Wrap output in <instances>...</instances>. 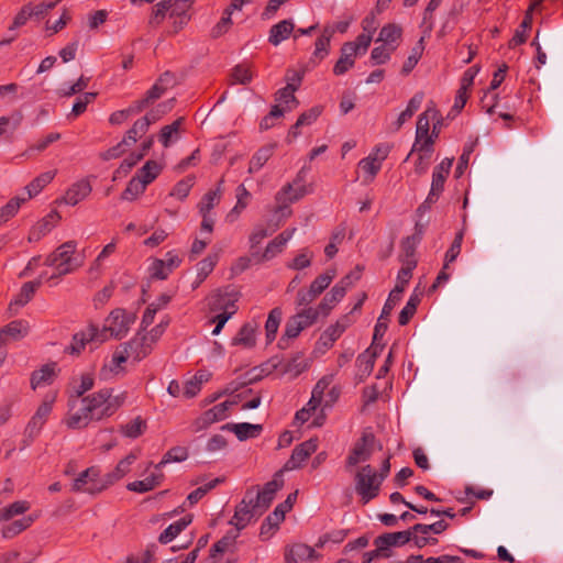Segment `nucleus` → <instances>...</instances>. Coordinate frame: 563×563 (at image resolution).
I'll use <instances>...</instances> for the list:
<instances>
[{"label": "nucleus", "mask_w": 563, "mask_h": 563, "mask_svg": "<svg viewBox=\"0 0 563 563\" xmlns=\"http://www.w3.org/2000/svg\"><path fill=\"white\" fill-rule=\"evenodd\" d=\"M126 394L113 395L111 388H103L77 400H70L63 422L73 430L87 428L91 422L113 416L124 404Z\"/></svg>", "instance_id": "obj_1"}, {"label": "nucleus", "mask_w": 563, "mask_h": 563, "mask_svg": "<svg viewBox=\"0 0 563 563\" xmlns=\"http://www.w3.org/2000/svg\"><path fill=\"white\" fill-rule=\"evenodd\" d=\"M76 249L77 243L75 241H67L45 258V265L54 268V273L51 276L46 275L47 282L59 279L81 266V263L77 262L75 257Z\"/></svg>", "instance_id": "obj_2"}, {"label": "nucleus", "mask_w": 563, "mask_h": 563, "mask_svg": "<svg viewBox=\"0 0 563 563\" xmlns=\"http://www.w3.org/2000/svg\"><path fill=\"white\" fill-rule=\"evenodd\" d=\"M355 492L361 497V501L365 505L379 495L383 482L377 476L376 470L366 464L362 466L354 476Z\"/></svg>", "instance_id": "obj_3"}, {"label": "nucleus", "mask_w": 563, "mask_h": 563, "mask_svg": "<svg viewBox=\"0 0 563 563\" xmlns=\"http://www.w3.org/2000/svg\"><path fill=\"white\" fill-rule=\"evenodd\" d=\"M134 321V313L117 308L110 312L103 328L99 329V331L104 335V342L110 338L121 339L129 332Z\"/></svg>", "instance_id": "obj_4"}, {"label": "nucleus", "mask_w": 563, "mask_h": 563, "mask_svg": "<svg viewBox=\"0 0 563 563\" xmlns=\"http://www.w3.org/2000/svg\"><path fill=\"white\" fill-rule=\"evenodd\" d=\"M382 444L372 432H363L362 437L354 443L346 461L345 467L350 468L360 463L367 462L376 450H382Z\"/></svg>", "instance_id": "obj_5"}, {"label": "nucleus", "mask_w": 563, "mask_h": 563, "mask_svg": "<svg viewBox=\"0 0 563 563\" xmlns=\"http://www.w3.org/2000/svg\"><path fill=\"white\" fill-rule=\"evenodd\" d=\"M107 488L104 477L101 476V471L98 466H90L80 472L71 485L74 493H87L89 495L100 494Z\"/></svg>", "instance_id": "obj_6"}, {"label": "nucleus", "mask_w": 563, "mask_h": 563, "mask_svg": "<svg viewBox=\"0 0 563 563\" xmlns=\"http://www.w3.org/2000/svg\"><path fill=\"white\" fill-rule=\"evenodd\" d=\"M239 292L232 288H223L214 291L209 297V307L212 312H219L220 316H229L231 318L238 311L236 302Z\"/></svg>", "instance_id": "obj_7"}, {"label": "nucleus", "mask_w": 563, "mask_h": 563, "mask_svg": "<svg viewBox=\"0 0 563 563\" xmlns=\"http://www.w3.org/2000/svg\"><path fill=\"white\" fill-rule=\"evenodd\" d=\"M55 400L56 394H47L31 417L24 430V434L30 441H33L41 433V430L53 410Z\"/></svg>", "instance_id": "obj_8"}, {"label": "nucleus", "mask_w": 563, "mask_h": 563, "mask_svg": "<svg viewBox=\"0 0 563 563\" xmlns=\"http://www.w3.org/2000/svg\"><path fill=\"white\" fill-rule=\"evenodd\" d=\"M437 115V110L434 108H427L418 118L417 121V130H416V141L411 148V152L406 157V161L409 159L415 151H422L426 146L432 147L433 137L429 134L430 130V120L434 119Z\"/></svg>", "instance_id": "obj_9"}, {"label": "nucleus", "mask_w": 563, "mask_h": 563, "mask_svg": "<svg viewBox=\"0 0 563 563\" xmlns=\"http://www.w3.org/2000/svg\"><path fill=\"white\" fill-rule=\"evenodd\" d=\"M283 475V471H277L273 479L267 482L261 490H257L255 496L250 495V498H253L255 510H258V515L268 509L276 493L284 486Z\"/></svg>", "instance_id": "obj_10"}, {"label": "nucleus", "mask_w": 563, "mask_h": 563, "mask_svg": "<svg viewBox=\"0 0 563 563\" xmlns=\"http://www.w3.org/2000/svg\"><path fill=\"white\" fill-rule=\"evenodd\" d=\"M104 342V335L100 333L99 328L90 324L73 336L70 345L66 349L70 354L78 355L85 350L86 345H99Z\"/></svg>", "instance_id": "obj_11"}, {"label": "nucleus", "mask_w": 563, "mask_h": 563, "mask_svg": "<svg viewBox=\"0 0 563 563\" xmlns=\"http://www.w3.org/2000/svg\"><path fill=\"white\" fill-rule=\"evenodd\" d=\"M104 342V335L100 333L99 328L90 324L73 336L70 345L66 349L70 354L78 355L85 350L86 345H99Z\"/></svg>", "instance_id": "obj_12"}, {"label": "nucleus", "mask_w": 563, "mask_h": 563, "mask_svg": "<svg viewBox=\"0 0 563 563\" xmlns=\"http://www.w3.org/2000/svg\"><path fill=\"white\" fill-rule=\"evenodd\" d=\"M232 402L224 401L214 405L212 408L202 412L191 424L194 432H200L208 429L213 423L220 422L229 417V408Z\"/></svg>", "instance_id": "obj_13"}, {"label": "nucleus", "mask_w": 563, "mask_h": 563, "mask_svg": "<svg viewBox=\"0 0 563 563\" xmlns=\"http://www.w3.org/2000/svg\"><path fill=\"white\" fill-rule=\"evenodd\" d=\"M305 187L297 186L294 187L292 184L285 185L275 197L277 202V207L275 209V213H280L282 217H289L291 214V210L288 208V205L295 202L305 196Z\"/></svg>", "instance_id": "obj_14"}, {"label": "nucleus", "mask_w": 563, "mask_h": 563, "mask_svg": "<svg viewBox=\"0 0 563 563\" xmlns=\"http://www.w3.org/2000/svg\"><path fill=\"white\" fill-rule=\"evenodd\" d=\"M318 449V439H309L300 444H298L284 464V466L279 470L284 472L292 471L300 468L306 460L317 451Z\"/></svg>", "instance_id": "obj_15"}, {"label": "nucleus", "mask_w": 563, "mask_h": 563, "mask_svg": "<svg viewBox=\"0 0 563 563\" xmlns=\"http://www.w3.org/2000/svg\"><path fill=\"white\" fill-rule=\"evenodd\" d=\"M296 228L287 229L273 239L265 247L264 252L260 255L252 252V256L256 263H263L274 258L277 254L282 253L287 242L292 238Z\"/></svg>", "instance_id": "obj_16"}, {"label": "nucleus", "mask_w": 563, "mask_h": 563, "mask_svg": "<svg viewBox=\"0 0 563 563\" xmlns=\"http://www.w3.org/2000/svg\"><path fill=\"white\" fill-rule=\"evenodd\" d=\"M252 492L253 488L246 492L245 498L239 504L230 521L238 530L244 529L254 516H260L258 510L254 508L253 498H250Z\"/></svg>", "instance_id": "obj_17"}, {"label": "nucleus", "mask_w": 563, "mask_h": 563, "mask_svg": "<svg viewBox=\"0 0 563 563\" xmlns=\"http://www.w3.org/2000/svg\"><path fill=\"white\" fill-rule=\"evenodd\" d=\"M384 344L382 343H375L371 344V346L360 354L356 360V365L358 367V372L362 377H367L371 375L375 360L377 355L383 351Z\"/></svg>", "instance_id": "obj_18"}, {"label": "nucleus", "mask_w": 563, "mask_h": 563, "mask_svg": "<svg viewBox=\"0 0 563 563\" xmlns=\"http://www.w3.org/2000/svg\"><path fill=\"white\" fill-rule=\"evenodd\" d=\"M59 220L57 212H51L40 221H37L30 230L29 242H37L47 233H49Z\"/></svg>", "instance_id": "obj_19"}, {"label": "nucleus", "mask_w": 563, "mask_h": 563, "mask_svg": "<svg viewBox=\"0 0 563 563\" xmlns=\"http://www.w3.org/2000/svg\"><path fill=\"white\" fill-rule=\"evenodd\" d=\"M139 454L129 453L124 459L120 460L117 466L109 473L104 474V481L108 487L123 478L130 471L132 464L137 460Z\"/></svg>", "instance_id": "obj_20"}, {"label": "nucleus", "mask_w": 563, "mask_h": 563, "mask_svg": "<svg viewBox=\"0 0 563 563\" xmlns=\"http://www.w3.org/2000/svg\"><path fill=\"white\" fill-rule=\"evenodd\" d=\"M410 541L409 529L405 531H397L385 533L375 539V545L378 547V550H383L385 553H388L390 547H399L408 543Z\"/></svg>", "instance_id": "obj_21"}, {"label": "nucleus", "mask_w": 563, "mask_h": 563, "mask_svg": "<svg viewBox=\"0 0 563 563\" xmlns=\"http://www.w3.org/2000/svg\"><path fill=\"white\" fill-rule=\"evenodd\" d=\"M133 362H140L153 351V346L142 336V332L124 344Z\"/></svg>", "instance_id": "obj_22"}, {"label": "nucleus", "mask_w": 563, "mask_h": 563, "mask_svg": "<svg viewBox=\"0 0 563 563\" xmlns=\"http://www.w3.org/2000/svg\"><path fill=\"white\" fill-rule=\"evenodd\" d=\"M257 324L252 322L244 323L235 336L232 339L231 344L234 346H242L243 349H252L256 344Z\"/></svg>", "instance_id": "obj_23"}, {"label": "nucleus", "mask_w": 563, "mask_h": 563, "mask_svg": "<svg viewBox=\"0 0 563 563\" xmlns=\"http://www.w3.org/2000/svg\"><path fill=\"white\" fill-rule=\"evenodd\" d=\"M332 37L333 30L330 27H323L321 35L314 43V51L310 58V63L317 65L328 56Z\"/></svg>", "instance_id": "obj_24"}, {"label": "nucleus", "mask_w": 563, "mask_h": 563, "mask_svg": "<svg viewBox=\"0 0 563 563\" xmlns=\"http://www.w3.org/2000/svg\"><path fill=\"white\" fill-rule=\"evenodd\" d=\"M91 192V185L88 180L81 179L66 191L63 200L66 205L76 206L84 199H86Z\"/></svg>", "instance_id": "obj_25"}, {"label": "nucleus", "mask_w": 563, "mask_h": 563, "mask_svg": "<svg viewBox=\"0 0 563 563\" xmlns=\"http://www.w3.org/2000/svg\"><path fill=\"white\" fill-rule=\"evenodd\" d=\"M541 3H542V0H533L531 2L530 7L528 8V10H527V12L525 14V18H523L519 29L516 31L515 35L512 36V38L509 42V46L510 47H515V46H518V45H521V44L526 43V41H527L526 31L530 30L531 26H532V11L537 7H539Z\"/></svg>", "instance_id": "obj_26"}, {"label": "nucleus", "mask_w": 563, "mask_h": 563, "mask_svg": "<svg viewBox=\"0 0 563 563\" xmlns=\"http://www.w3.org/2000/svg\"><path fill=\"white\" fill-rule=\"evenodd\" d=\"M45 277L46 273H42L38 279L23 284V286L20 289V292L16 295L14 300L11 301L10 309H13V307L20 308L25 306L32 299L36 289L41 286L42 280Z\"/></svg>", "instance_id": "obj_27"}, {"label": "nucleus", "mask_w": 563, "mask_h": 563, "mask_svg": "<svg viewBox=\"0 0 563 563\" xmlns=\"http://www.w3.org/2000/svg\"><path fill=\"white\" fill-rule=\"evenodd\" d=\"M401 36V26L396 23H388L380 29L376 42H382L383 45L393 47V49L396 51L400 43Z\"/></svg>", "instance_id": "obj_28"}, {"label": "nucleus", "mask_w": 563, "mask_h": 563, "mask_svg": "<svg viewBox=\"0 0 563 563\" xmlns=\"http://www.w3.org/2000/svg\"><path fill=\"white\" fill-rule=\"evenodd\" d=\"M261 424H252L247 422L242 423H227L222 426V430L232 431L240 441L256 438L262 432Z\"/></svg>", "instance_id": "obj_29"}, {"label": "nucleus", "mask_w": 563, "mask_h": 563, "mask_svg": "<svg viewBox=\"0 0 563 563\" xmlns=\"http://www.w3.org/2000/svg\"><path fill=\"white\" fill-rule=\"evenodd\" d=\"M163 479L164 474L162 472L153 473L144 479L129 483L126 489L139 494L147 493L159 486Z\"/></svg>", "instance_id": "obj_30"}, {"label": "nucleus", "mask_w": 563, "mask_h": 563, "mask_svg": "<svg viewBox=\"0 0 563 563\" xmlns=\"http://www.w3.org/2000/svg\"><path fill=\"white\" fill-rule=\"evenodd\" d=\"M294 29L295 24L291 20H283L278 22L271 27L268 42L274 46L279 45L290 36Z\"/></svg>", "instance_id": "obj_31"}, {"label": "nucleus", "mask_w": 563, "mask_h": 563, "mask_svg": "<svg viewBox=\"0 0 563 563\" xmlns=\"http://www.w3.org/2000/svg\"><path fill=\"white\" fill-rule=\"evenodd\" d=\"M56 377V364H45L40 369L34 371L31 376V387L36 389L40 386L52 384Z\"/></svg>", "instance_id": "obj_32"}, {"label": "nucleus", "mask_w": 563, "mask_h": 563, "mask_svg": "<svg viewBox=\"0 0 563 563\" xmlns=\"http://www.w3.org/2000/svg\"><path fill=\"white\" fill-rule=\"evenodd\" d=\"M192 521V516L187 515L174 523L169 525L158 537L162 544L172 542L183 530H185Z\"/></svg>", "instance_id": "obj_33"}, {"label": "nucleus", "mask_w": 563, "mask_h": 563, "mask_svg": "<svg viewBox=\"0 0 563 563\" xmlns=\"http://www.w3.org/2000/svg\"><path fill=\"white\" fill-rule=\"evenodd\" d=\"M314 556V549L303 543H297L292 545L285 554V561L286 563H300L303 561L311 560Z\"/></svg>", "instance_id": "obj_34"}, {"label": "nucleus", "mask_w": 563, "mask_h": 563, "mask_svg": "<svg viewBox=\"0 0 563 563\" xmlns=\"http://www.w3.org/2000/svg\"><path fill=\"white\" fill-rule=\"evenodd\" d=\"M297 498V492L288 495L286 500L279 504L275 510L268 515L266 522L269 526L278 527V525L285 519V515L292 508L294 503Z\"/></svg>", "instance_id": "obj_35"}, {"label": "nucleus", "mask_w": 563, "mask_h": 563, "mask_svg": "<svg viewBox=\"0 0 563 563\" xmlns=\"http://www.w3.org/2000/svg\"><path fill=\"white\" fill-rule=\"evenodd\" d=\"M218 260L219 257L217 254L208 255L197 264V277L192 283L194 289L199 287L203 280L212 273L218 263Z\"/></svg>", "instance_id": "obj_36"}, {"label": "nucleus", "mask_w": 563, "mask_h": 563, "mask_svg": "<svg viewBox=\"0 0 563 563\" xmlns=\"http://www.w3.org/2000/svg\"><path fill=\"white\" fill-rule=\"evenodd\" d=\"M343 298L344 295L342 288H335L333 286L316 308L321 316L327 317Z\"/></svg>", "instance_id": "obj_37"}, {"label": "nucleus", "mask_w": 563, "mask_h": 563, "mask_svg": "<svg viewBox=\"0 0 563 563\" xmlns=\"http://www.w3.org/2000/svg\"><path fill=\"white\" fill-rule=\"evenodd\" d=\"M295 91L292 86H285L276 92L275 99L278 102L276 106H279L280 109L284 110V113L298 107L299 101L295 96Z\"/></svg>", "instance_id": "obj_38"}, {"label": "nucleus", "mask_w": 563, "mask_h": 563, "mask_svg": "<svg viewBox=\"0 0 563 563\" xmlns=\"http://www.w3.org/2000/svg\"><path fill=\"white\" fill-rule=\"evenodd\" d=\"M340 395H341V388L338 387V386L331 387L328 390V393L324 394L323 400H322L323 405H322L319 413L317 415V417L312 421V426L313 427H321L324 423V421H325L324 409L332 407L338 401V399L340 398Z\"/></svg>", "instance_id": "obj_39"}, {"label": "nucleus", "mask_w": 563, "mask_h": 563, "mask_svg": "<svg viewBox=\"0 0 563 563\" xmlns=\"http://www.w3.org/2000/svg\"><path fill=\"white\" fill-rule=\"evenodd\" d=\"M223 180L221 179L218 187L214 190L208 191L198 203V209L200 216L210 214V211L220 202L222 190L221 185Z\"/></svg>", "instance_id": "obj_40"}, {"label": "nucleus", "mask_w": 563, "mask_h": 563, "mask_svg": "<svg viewBox=\"0 0 563 563\" xmlns=\"http://www.w3.org/2000/svg\"><path fill=\"white\" fill-rule=\"evenodd\" d=\"M183 122L184 118H178L173 123L162 128L158 140L164 147H169L173 142L178 140Z\"/></svg>", "instance_id": "obj_41"}, {"label": "nucleus", "mask_w": 563, "mask_h": 563, "mask_svg": "<svg viewBox=\"0 0 563 563\" xmlns=\"http://www.w3.org/2000/svg\"><path fill=\"white\" fill-rule=\"evenodd\" d=\"M56 170H48L42 173L36 178H34L26 187L25 190L27 192V199L35 197L38 195L55 177Z\"/></svg>", "instance_id": "obj_42"}, {"label": "nucleus", "mask_w": 563, "mask_h": 563, "mask_svg": "<svg viewBox=\"0 0 563 563\" xmlns=\"http://www.w3.org/2000/svg\"><path fill=\"white\" fill-rule=\"evenodd\" d=\"M236 538L238 534H227L223 538H221L218 542H216L212 545L210 550V556L217 561L219 554H233L236 545Z\"/></svg>", "instance_id": "obj_43"}, {"label": "nucleus", "mask_w": 563, "mask_h": 563, "mask_svg": "<svg viewBox=\"0 0 563 563\" xmlns=\"http://www.w3.org/2000/svg\"><path fill=\"white\" fill-rule=\"evenodd\" d=\"M29 323L24 320H14L7 324L2 331L9 341H15L24 338L29 333Z\"/></svg>", "instance_id": "obj_44"}, {"label": "nucleus", "mask_w": 563, "mask_h": 563, "mask_svg": "<svg viewBox=\"0 0 563 563\" xmlns=\"http://www.w3.org/2000/svg\"><path fill=\"white\" fill-rule=\"evenodd\" d=\"M34 519L35 518L32 516H26L5 525L1 531L2 537L5 539H11L18 536L19 533L27 529L33 523Z\"/></svg>", "instance_id": "obj_45"}, {"label": "nucleus", "mask_w": 563, "mask_h": 563, "mask_svg": "<svg viewBox=\"0 0 563 563\" xmlns=\"http://www.w3.org/2000/svg\"><path fill=\"white\" fill-rule=\"evenodd\" d=\"M283 317V311L280 308H274L269 311L266 323H265V332H266V340L267 343H272L275 338L276 333L278 331L280 321Z\"/></svg>", "instance_id": "obj_46"}, {"label": "nucleus", "mask_w": 563, "mask_h": 563, "mask_svg": "<svg viewBox=\"0 0 563 563\" xmlns=\"http://www.w3.org/2000/svg\"><path fill=\"white\" fill-rule=\"evenodd\" d=\"M163 167L156 161H147L137 172L136 176L147 186L157 178Z\"/></svg>", "instance_id": "obj_47"}, {"label": "nucleus", "mask_w": 563, "mask_h": 563, "mask_svg": "<svg viewBox=\"0 0 563 563\" xmlns=\"http://www.w3.org/2000/svg\"><path fill=\"white\" fill-rule=\"evenodd\" d=\"M274 152V145H267L260 148L252 157L249 166V173L258 172L271 158Z\"/></svg>", "instance_id": "obj_48"}, {"label": "nucleus", "mask_w": 563, "mask_h": 563, "mask_svg": "<svg viewBox=\"0 0 563 563\" xmlns=\"http://www.w3.org/2000/svg\"><path fill=\"white\" fill-rule=\"evenodd\" d=\"M31 508V504L26 500H18L9 506L0 509V520L8 521L14 516L23 515Z\"/></svg>", "instance_id": "obj_49"}, {"label": "nucleus", "mask_w": 563, "mask_h": 563, "mask_svg": "<svg viewBox=\"0 0 563 563\" xmlns=\"http://www.w3.org/2000/svg\"><path fill=\"white\" fill-rule=\"evenodd\" d=\"M335 276V269H328L313 279L309 289L318 297L330 286Z\"/></svg>", "instance_id": "obj_50"}, {"label": "nucleus", "mask_w": 563, "mask_h": 563, "mask_svg": "<svg viewBox=\"0 0 563 563\" xmlns=\"http://www.w3.org/2000/svg\"><path fill=\"white\" fill-rule=\"evenodd\" d=\"M188 457V450L184 446H174L169 449L159 463L155 465V470L159 471L163 466L172 462H183Z\"/></svg>", "instance_id": "obj_51"}, {"label": "nucleus", "mask_w": 563, "mask_h": 563, "mask_svg": "<svg viewBox=\"0 0 563 563\" xmlns=\"http://www.w3.org/2000/svg\"><path fill=\"white\" fill-rule=\"evenodd\" d=\"M322 405V400L311 396L306 406L296 412L295 420L300 424L307 422L318 409H321Z\"/></svg>", "instance_id": "obj_52"}, {"label": "nucleus", "mask_w": 563, "mask_h": 563, "mask_svg": "<svg viewBox=\"0 0 563 563\" xmlns=\"http://www.w3.org/2000/svg\"><path fill=\"white\" fill-rule=\"evenodd\" d=\"M320 316L321 313L316 307H308L297 312L292 318L297 323H300V327L305 330L316 323Z\"/></svg>", "instance_id": "obj_53"}, {"label": "nucleus", "mask_w": 563, "mask_h": 563, "mask_svg": "<svg viewBox=\"0 0 563 563\" xmlns=\"http://www.w3.org/2000/svg\"><path fill=\"white\" fill-rule=\"evenodd\" d=\"M146 189V185L136 175L129 181L121 195L122 200L133 201Z\"/></svg>", "instance_id": "obj_54"}, {"label": "nucleus", "mask_w": 563, "mask_h": 563, "mask_svg": "<svg viewBox=\"0 0 563 563\" xmlns=\"http://www.w3.org/2000/svg\"><path fill=\"white\" fill-rule=\"evenodd\" d=\"M172 81V75L169 73H165L162 75L158 80L153 85V87L146 92L147 100L151 103H154L157 99H159L167 89V85Z\"/></svg>", "instance_id": "obj_55"}, {"label": "nucleus", "mask_w": 563, "mask_h": 563, "mask_svg": "<svg viewBox=\"0 0 563 563\" xmlns=\"http://www.w3.org/2000/svg\"><path fill=\"white\" fill-rule=\"evenodd\" d=\"M308 361L303 357L302 354H296L290 360H288L284 366V373L290 374L296 377L300 375L308 368Z\"/></svg>", "instance_id": "obj_56"}, {"label": "nucleus", "mask_w": 563, "mask_h": 563, "mask_svg": "<svg viewBox=\"0 0 563 563\" xmlns=\"http://www.w3.org/2000/svg\"><path fill=\"white\" fill-rule=\"evenodd\" d=\"M146 429V422L141 417L134 418L132 421L121 427V432L126 438L135 439L143 434Z\"/></svg>", "instance_id": "obj_57"}, {"label": "nucleus", "mask_w": 563, "mask_h": 563, "mask_svg": "<svg viewBox=\"0 0 563 563\" xmlns=\"http://www.w3.org/2000/svg\"><path fill=\"white\" fill-rule=\"evenodd\" d=\"M419 242V238L417 236H408L401 242V255L400 261L404 265L408 262H417L415 258V252L417 244Z\"/></svg>", "instance_id": "obj_58"}, {"label": "nucleus", "mask_w": 563, "mask_h": 563, "mask_svg": "<svg viewBox=\"0 0 563 563\" xmlns=\"http://www.w3.org/2000/svg\"><path fill=\"white\" fill-rule=\"evenodd\" d=\"M27 200L25 197H14L0 208V218L5 223L16 214L22 203Z\"/></svg>", "instance_id": "obj_59"}, {"label": "nucleus", "mask_w": 563, "mask_h": 563, "mask_svg": "<svg viewBox=\"0 0 563 563\" xmlns=\"http://www.w3.org/2000/svg\"><path fill=\"white\" fill-rule=\"evenodd\" d=\"M253 73L246 64L236 65L231 73L232 84L246 85L251 82Z\"/></svg>", "instance_id": "obj_60"}, {"label": "nucleus", "mask_w": 563, "mask_h": 563, "mask_svg": "<svg viewBox=\"0 0 563 563\" xmlns=\"http://www.w3.org/2000/svg\"><path fill=\"white\" fill-rule=\"evenodd\" d=\"M418 153V157L415 162V174L417 176H421L427 173L430 164V158L432 154V147L426 146L422 151H416Z\"/></svg>", "instance_id": "obj_61"}, {"label": "nucleus", "mask_w": 563, "mask_h": 563, "mask_svg": "<svg viewBox=\"0 0 563 563\" xmlns=\"http://www.w3.org/2000/svg\"><path fill=\"white\" fill-rule=\"evenodd\" d=\"M420 302V299L417 295H412L407 301L406 306L399 313L398 322L400 325H406L409 320L413 317L417 311V307Z\"/></svg>", "instance_id": "obj_62"}, {"label": "nucleus", "mask_w": 563, "mask_h": 563, "mask_svg": "<svg viewBox=\"0 0 563 563\" xmlns=\"http://www.w3.org/2000/svg\"><path fill=\"white\" fill-rule=\"evenodd\" d=\"M394 52L395 51L393 49V47H389V46H386L383 44L374 47L371 52L372 65H383V64L387 63L390 59L391 54Z\"/></svg>", "instance_id": "obj_63"}, {"label": "nucleus", "mask_w": 563, "mask_h": 563, "mask_svg": "<svg viewBox=\"0 0 563 563\" xmlns=\"http://www.w3.org/2000/svg\"><path fill=\"white\" fill-rule=\"evenodd\" d=\"M195 184V177L188 176L179 180L170 191V196L176 197L179 200H184L190 192Z\"/></svg>", "instance_id": "obj_64"}]
</instances>
